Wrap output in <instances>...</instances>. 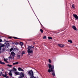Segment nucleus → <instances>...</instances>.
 I'll return each instance as SVG.
<instances>
[{"label":"nucleus","mask_w":78,"mask_h":78,"mask_svg":"<svg viewBox=\"0 0 78 78\" xmlns=\"http://www.w3.org/2000/svg\"><path fill=\"white\" fill-rule=\"evenodd\" d=\"M33 12H34V11H33Z\"/></svg>","instance_id":"obj_48"},{"label":"nucleus","mask_w":78,"mask_h":78,"mask_svg":"<svg viewBox=\"0 0 78 78\" xmlns=\"http://www.w3.org/2000/svg\"><path fill=\"white\" fill-rule=\"evenodd\" d=\"M12 71H10L9 73V75H10V76H12Z\"/></svg>","instance_id":"obj_14"},{"label":"nucleus","mask_w":78,"mask_h":78,"mask_svg":"<svg viewBox=\"0 0 78 78\" xmlns=\"http://www.w3.org/2000/svg\"><path fill=\"white\" fill-rule=\"evenodd\" d=\"M1 46H2V47H4L5 46L4 44H1Z\"/></svg>","instance_id":"obj_25"},{"label":"nucleus","mask_w":78,"mask_h":78,"mask_svg":"<svg viewBox=\"0 0 78 78\" xmlns=\"http://www.w3.org/2000/svg\"><path fill=\"white\" fill-rule=\"evenodd\" d=\"M72 7L73 9H75V6H74V4H73L72 5Z\"/></svg>","instance_id":"obj_26"},{"label":"nucleus","mask_w":78,"mask_h":78,"mask_svg":"<svg viewBox=\"0 0 78 78\" xmlns=\"http://www.w3.org/2000/svg\"><path fill=\"white\" fill-rule=\"evenodd\" d=\"M40 30L41 32L42 33H43V30H42V29H40Z\"/></svg>","instance_id":"obj_32"},{"label":"nucleus","mask_w":78,"mask_h":78,"mask_svg":"<svg viewBox=\"0 0 78 78\" xmlns=\"http://www.w3.org/2000/svg\"><path fill=\"white\" fill-rule=\"evenodd\" d=\"M48 66L49 69H51V73H52V75L53 76H55V69H54V65H51L50 64H49Z\"/></svg>","instance_id":"obj_2"},{"label":"nucleus","mask_w":78,"mask_h":78,"mask_svg":"<svg viewBox=\"0 0 78 78\" xmlns=\"http://www.w3.org/2000/svg\"><path fill=\"white\" fill-rule=\"evenodd\" d=\"M51 72V70L50 69H48V72H49V73H50Z\"/></svg>","instance_id":"obj_28"},{"label":"nucleus","mask_w":78,"mask_h":78,"mask_svg":"<svg viewBox=\"0 0 78 78\" xmlns=\"http://www.w3.org/2000/svg\"><path fill=\"white\" fill-rule=\"evenodd\" d=\"M4 41H5V42H9V41H6V40L5 39H4Z\"/></svg>","instance_id":"obj_39"},{"label":"nucleus","mask_w":78,"mask_h":78,"mask_svg":"<svg viewBox=\"0 0 78 78\" xmlns=\"http://www.w3.org/2000/svg\"><path fill=\"white\" fill-rule=\"evenodd\" d=\"M7 66H8V67H12V65H11L8 64L7 65Z\"/></svg>","instance_id":"obj_24"},{"label":"nucleus","mask_w":78,"mask_h":78,"mask_svg":"<svg viewBox=\"0 0 78 78\" xmlns=\"http://www.w3.org/2000/svg\"><path fill=\"white\" fill-rule=\"evenodd\" d=\"M19 75H20V78H23L24 77V74L22 72L20 73Z\"/></svg>","instance_id":"obj_4"},{"label":"nucleus","mask_w":78,"mask_h":78,"mask_svg":"<svg viewBox=\"0 0 78 78\" xmlns=\"http://www.w3.org/2000/svg\"><path fill=\"white\" fill-rule=\"evenodd\" d=\"M32 48H34V46H33L32 47Z\"/></svg>","instance_id":"obj_46"},{"label":"nucleus","mask_w":78,"mask_h":78,"mask_svg":"<svg viewBox=\"0 0 78 78\" xmlns=\"http://www.w3.org/2000/svg\"><path fill=\"white\" fill-rule=\"evenodd\" d=\"M73 16L75 18V20H78V16L77 15L73 14Z\"/></svg>","instance_id":"obj_6"},{"label":"nucleus","mask_w":78,"mask_h":78,"mask_svg":"<svg viewBox=\"0 0 78 78\" xmlns=\"http://www.w3.org/2000/svg\"><path fill=\"white\" fill-rule=\"evenodd\" d=\"M5 73V75H4L3 74H2V76H3V77H5V78H9V77L8 76H7V74H6V72Z\"/></svg>","instance_id":"obj_5"},{"label":"nucleus","mask_w":78,"mask_h":78,"mask_svg":"<svg viewBox=\"0 0 78 78\" xmlns=\"http://www.w3.org/2000/svg\"><path fill=\"white\" fill-rule=\"evenodd\" d=\"M2 40L1 39H0V42H2Z\"/></svg>","instance_id":"obj_38"},{"label":"nucleus","mask_w":78,"mask_h":78,"mask_svg":"<svg viewBox=\"0 0 78 78\" xmlns=\"http://www.w3.org/2000/svg\"><path fill=\"white\" fill-rule=\"evenodd\" d=\"M13 50V48H12L10 49V51H12Z\"/></svg>","instance_id":"obj_27"},{"label":"nucleus","mask_w":78,"mask_h":78,"mask_svg":"<svg viewBox=\"0 0 78 78\" xmlns=\"http://www.w3.org/2000/svg\"><path fill=\"white\" fill-rule=\"evenodd\" d=\"M4 61H5V62H6L7 61H8V59L4 58Z\"/></svg>","instance_id":"obj_34"},{"label":"nucleus","mask_w":78,"mask_h":78,"mask_svg":"<svg viewBox=\"0 0 78 78\" xmlns=\"http://www.w3.org/2000/svg\"><path fill=\"white\" fill-rule=\"evenodd\" d=\"M48 60L49 62H50V63H51V60H50V59H49Z\"/></svg>","instance_id":"obj_31"},{"label":"nucleus","mask_w":78,"mask_h":78,"mask_svg":"<svg viewBox=\"0 0 78 78\" xmlns=\"http://www.w3.org/2000/svg\"><path fill=\"white\" fill-rule=\"evenodd\" d=\"M0 64H3V65H4L5 63L4 62H2L1 61H0Z\"/></svg>","instance_id":"obj_17"},{"label":"nucleus","mask_w":78,"mask_h":78,"mask_svg":"<svg viewBox=\"0 0 78 78\" xmlns=\"http://www.w3.org/2000/svg\"><path fill=\"white\" fill-rule=\"evenodd\" d=\"M9 38L10 39H11L12 38L11 37H9Z\"/></svg>","instance_id":"obj_43"},{"label":"nucleus","mask_w":78,"mask_h":78,"mask_svg":"<svg viewBox=\"0 0 78 78\" xmlns=\"http://www.w3.org/2000/svg\"><path fill=\"white\" fill-rule=\"evenodd\" d=\"M2 72H1L0 73V76H2Z\"/></svg>","instance_id":"obj_37"},{"label":"nucleus","mask_w":78,"mask_h":78,"mask_svg":"<svg viewBox=\"0 0 78 78\" xmlns=\"http://www.w3.org/2000/svg\"><path fill=\"white\" fill-rule=\"evenodd\" d=\"M11 55H12L13 58H14V56L16 55V54H15L13 51H12L11 52Z\"/></svg>","instance_id":"obj_7"},{"label":"nucleus","mask_w":78,"mask_h":78,"mask_svg":"<svg viewBox=\"0 0 78 78\" xmlns=\"http://www.w3.org/2000/svg\"><path fill=\"white\" fill-rule=\"evenodd\" d=\"M15 73L16 75H19L20 74V73L18 72H15Z\"/></svg>","instance_id":"obj_13"},{"label":"nucleus","mask_w":78,"mask_h":78,"mask_svg":"<svg viewBox=\"0 0 78 78\" xmlns=\"http://www.w3.org/2000/svg\"><path fill=\"white\" fill-rule=\"evenodd\" d=\"M68 42H70V43H72V40H68Z\"/></svg>","instance_id":"obj_23"},{"label":"nucleus","mask_w":78,"mask_h":78,"mask_svg":"<svg viewBox=\"0 0 78 78\" xmlns=\"http://www.w3.org/2000/svg\"><path fill=\"white\" fill-rule=\"evenodd\" d=\"M18 70L19 71H22V72H23L24 70L22 69L21 68L19 67L18 68Z\"/></svg>","instance_id":"obj_10"},{"label":"nucleus","mask_w":78,"mask_h":78,"mask_svg":"<svg viewBox=\"0 0 78 78\" xmlns=\"http://www.w3.org/2000/svg\"><path fill=\"white\" fill-rule=\"evenodd\" d=\"M35 44V43H34V44Z\"/></svg>","instance_id":"obj_47"},{"label":"nucleus","mask_w":78,"mask_h":78,"mask_svg":"<svg viewBox=\"0 0 78 78\" xmlns=\"http://www.w3.org/2000/svg\"><path fill=\"white\" fill-rule=\"evenodd\" d=\"M17 56L18 57V59H20V55H17Z\"/></svg>","instance_id":"obj_20"},{"label":"nucleus","mask_w":78,"mask_h":78,"mask_svg":"<svg viewBox=\"0 0 78 78\" xmlns=\"http://www.w3.org/2000/svg\"><path fill=\"white\" fill-rule=\"evenodd\" d=\"M43 38L44 39H45L47 38V37H46V36H44L43 37Z\"/></svg>","instance_id":"obj_30"},{"label":"nucleus","mask_w":78,"mask_h":78,"mask_svg":"<svg viewBox=\"0 0 78 78\" xmlns=\"http://www.w3.org/2000/svg\"><path fill=\"white\" fill-rule=\"evenodd\" d=\"M48 39H49V40H50V39L51 40V39H52V37H48Z\"/></svg>","instance_id":"obj_22"},{"label":"nucleus","mask_w":78,"mask_h":78,"mask_svg":"<svg viewBox=\"0 0 78 78\" xmlns=\"http://www.w3.org/2000/svg\"><path fill=\"white\" fill-rule=\"evenodd\" d=\"M19 64V62H18L13 63V65L15 66V65H17V64Z\"/></svg>","instance_id":"obj_15"},{"label":"nucleus","mask_w":78,"mask_h":78,"mask_svg":"<svg viewBox=\"0 0 78 78\" xmlns=\"http://www.w3.org/2000/svg\"><path fill=\"white\" fill-rule=\"evenodd\" d=\"M32 47L28 45V47L27 48L28 49L27 52L29 55H32L33 54V51L32 49Z\"/></svg>","instance_id":"obj_1"},{"label":"nucleus","mask_w":78,"mask_h":78,"mask_svg":"<svg viewBox=\"0 0 78 78\" xmlns=\"http://www.w3.org/2000/svg\"><path fill=\"white\" fill-rule=\"evenodd\" d=\"M10 46V44H9V43H8V44H7L6 46H5V48H8Z\"/></svg>","instance_id":"obj_11"},{"label":"nucleus","mask_w":78,"mask_h":78,"mask_svg":"<svg viewBox=\"0 0 78 78\" xmlns=\"http://www.w3.org/2000/svg\"><path fill=\"white\" fill-rule=\"evenodd\" d=\"M5 62H7V63H8V62L7 60Z\"/></svg>","instance_id":"obj_42"},{"label":"nucleus","mask_w":78,"mask_h":78,"mask_svg":"<svg viewBox=\"0 0 78 78\" xmlns=\"http://www.w3.org/2000/svg\"><path fill=\"white\" fill-rule=\"evenodd\" d=\"M28 72L29 76H30V77L33 76H34V73H33V70H32V69L30 70L29 71H28Z\"/></svg>","instance_id":"obj_3"},{"label":"nucleus","mask_w":78,"mask_h":78,"mask_svg":"<svg viewBox=\"0 0 78 78\" xmlns=\"http://www.w3.org/2000/svg\"><path fill=\"white\" fill-rule=\"evenodd\" d=\"M9 58H10V59H12V57L11 56V55H10V56L9 57Z\"/></svg>","instance_id":"obj_36"},{"label":"nucleus","mask_w":78,"mask_h":78,"mask_svg":"<svg viewBox=\"0 0 78 78\" xmlns=\"http://www.w3.org/2000/svg\"><path fill=\"white\" fill-rule=\"evenodd\" d=\"M13 44H14L15 45H18L19 44V43L17 42H14L13 43Z\"/></svg>","instance_id":"obj_18"},{"label":"nucleus","mask_w":78,"mask_h":78,"mask_svg":"<svg viewBox=\"0 0 78 78\" xmlns=\"http://www.w3.org/2000/svg\"><path fill=\"white\" fill-rule=\"evenodd\" d=\"M0 53H2V51H0Z\"/></svg>","instance_id":"obj_44"},{"label":"nucleus","mask_w":78,"mask_h":78,"mask_svg":"<svg viewBox=\"0 0 78 78\" xmlns=\"http://www.w3.org/2000/svg\"><path fill=\"white\" fill-rule=\"evenodd\" d=\"M13 69L11 70V72H16L17 71V69L14 67H13L12 68Z\"/></svg>","instance_id":"obj_8"},{"label":"nucleus","mask_w":78,"mask_h":78,"mask_svg":"<svg viewBox=\"0 0 78 78\" xmlns=\"http://www.w3.org/2000/svg\"><path fill=\"white\" fill-rule=\"evenodd\" d=\"M6 44V43L5 42V44Z\"/></svg>","instance_id":"obj_45"},{"label":"nucleus","mask_w":78,"mask_h":78,"mask_svg":"<svg viewBox=\"0 0 78 78\" xmlns=\"http://www.w3.org/2000/svg\"><path fill=\"white\" fill-rule=\"evenodd\" d=\"M28 0V2H29V1H28V0Z\"/></svg>","instance_id":"obj_49"},{"label":"nucleus","mask_w":78,"mask_h":78,"mask_svg":"<svg viewBox=\"0 0 78 78\" xmlns=\"http://www.w3.org/2000/svg\"><path fill=\"white\" fill-rule=\"evenodd\" d=\"M2 50V46H1V44H0V51Z\"/></svg>","instance_id":"obj_29"},{"label":"nucleus","mask_w":78,"mask_h":78,"mask_svg":"<svg viewBox=\"0 0 78 78\" xmlns=\"http://www.w3.org/2000/svg\"><path fill=\"white\" fill-rule=\"evenodd\" d=\"M34 14H35V15H36V14H35V13H34Z\"/></svg>","instance_id":"obj_50"},{"label":"nucleus","mask_w":78,"mask_h":78,"mask_svg":"<svg viewBox=\"0 0 78 78\" xmlns=\"http://www.w3.org/2000/svg\"><path fill=\"white\" fill-rule=\"evenodd\" d=\"M2 71H3L4 72V69H2Z\"/></svg>","instance_id":"obj_40"},{"label":"nucleus","mask_w":78,"mask_h":78,"mask_svg":"<svg viewBox=\"0 0 78 78\" xmlns=\"http://www.w3.org/2000/svg\"><path fill=\"white\" fill-rule=\"evenodd\" d=\"M40 23V25H42V24H41V22H40V21H39V19H38V18H37V17Z\"/></svg>","instance_id":"obj_35"},{"label":"nucleus","mask_w":78,"mask_h":78,"mask_svg":"<svg viewBox=\"0 0 78 78\" xmlns=\"http://www.w3.org/2000/svg\"><path fill=\"white\" fill-rule=\"evenodd\" d=\"M25 51H23L21 53L22 56H23V54H25Z\"/></svg>","instance_id":"obj_19"},{"label":"nucleus","mask_w":78,"mask_h":78,"mask_svg":"<svg viewBox=\"0 0 78 78\" xmlns=\"http://www.w3.org/2000/svg\"><path fill=\"white\" fill-rule=\"evenodd\" d=\"M13 37L14 39H19V38L17 37Z\"/></svg>","instance_id":"obj_21"},{"label":"nucleus","mask_w":78,"mask_h":78,"mask_svg":"<svg viewBox=\"0 0 78 78\" xmlns=\"http://www.w3.org/2000/svg\"><path fill=\"white\" fill-rule=\"evenodd\" d=\"M41 27H43V25H42V24H41Z\"/></svg>","instance_id":"obj_41"},{"label":"nucleus","mask_w":78,"mask_h":78,"mask_svg":"<svg viewBox=\"0 0 78 78\" xmlns=\"http://www.w3.org/2000/svg\"><path fill=\"white\" fill-rule=\"evenodd\" d=\"M6 50V48H4L2 49V52H4Z\"/></svg>","instance_id":"obj_16"},{"label":"nucleus","mask_w":78,"mask_h":78,"mask_svg":"<svg viewBox=\"0 0 78 78\" xmlns=\"http://www.w3.org/2000/svg\"><path fill=\"white\" fill-rule=\"evenodd\" d=\"M58 46H59V47H61V48L64 47V44H58Z\"/></svg>","instance_id":"obj_9"},{"label":"nucleus","mask_w":78,"mask_h":78,"mask_svg":"<svg viewBox=\"0 0 78 78\" xmlns=\"http://www.w3.org/2000/svg\"><path fill=\"white\" fill-rule=\"evenodd\" d=\"M72 28L74 30H76V28L74 26H73Z\"/></svg>","instance_id":"obj_12"},{"label":"nucleus","mask_w":78,"mask_h":78,"mask_svg":"<svg viewBox=\"0 0 78 78\" xmlns=\"http://www.w3.org/2000/svg\"><path fill=\"white\" fill-rule=\"evenodd\" d=\"M20 45H21V46H22L23 45V43L22 42H20Z\"/></svg>","instance_id":"obj_33"}]
</instances>
